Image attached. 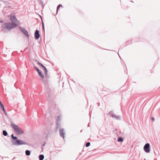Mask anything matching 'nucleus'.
<instances>
[{
  "mask_svg": "<svg viewBox=\"0 0 160 160\" xmlns=\"http://www.w3.org/2000/svg\"><path fill=\"white\" fill-rule=\"evenodd\" d=\"M123 138L122 137H119L118 138V141L119 142H122L123 141Z\"/></svg>",
  "mask_w": 160,
  "mask_h": 160,
  "instance_id": "nucleus-15",
  "label": "nucleus"
},
{
  "mask_svg": "<svg viewBox=\"0 0 160 160\" xmlns=\"http://www.w3.org/2000/svg\"><path fill=\"white\" fill-rule=\"evenodd\" d=\"M34 68L38 72L39 76L42 78H44V76L42 73L41 71L36 67L34 66Z\"/></svg>",
  "mask_w": 160,
  "mask_h": 160,
  "instance_id": "nucleus-7",
  "label": "nucleus"
},
{
  "mask_svg": "<svg viewBox=\"0 0 160 160\" xmlns=\"http://www.w3.org/2000/svg\"><path fill=\"white\" fill-rule=\"evenodd\" d=\"M90 143L89 142H88L86 143V147H88L90 146Z\"/></svg>",
  "mask_w": 160,
  "mask_h": 160,
  "instance_id": "nucleus-20",
  "label": "nucleus"
},
{
  "mask_svg": "<svg viewBox=\"0 0 160 160\" xmlns=\"http://www.w3.org/2000/svg\"><path fill=\"white\" fill-rule=\"evenodd\" d=\"M62 6L61 5H58L57 7V13L58 12V10H59V8H60V7H62Z\"/></svg>",
  "mask_w": 160,
  "mask_h": 160,
  "instance_id": "nucleus-21",
  "label": "nucleus"
},
{
  "mask_svg": "<svg viewBox=\"0 0 160 160\" xmlns=\"http://www.w3.org/2000/svg\"><path fill=\"white\" fill-rule=\"evenodd\" d=\"M42 27H43V29L44 30V23H43V22H42Z\"/></svg>",
  "mask_w": 160,
  "mask_h": 160,
  "instance_id": "nucleus-22",
  "label": "nucleus"
},
{
  "mask_svg": "<svg viewBox=\"0 0 160 160\" xmlns=\"http://www.w3.org/2000/svg\"><path fill=\"white\" fill-rule=\"evenodd\" d=\"M44 72V73L46 76H47L48 75V70L45 67L43 69H42Z\"/></svg>",
  "mask_w": 160,
  "mask_h": 160,
  "instance_id": "nucleus-13",
  "label": "nucleus"
},
{
  "mask_svg": "<svg viewBox=\"0 0 160 160\" xmlns=\"http://www.w3.org/2000/svg\"><path fill=\"white\" fill-rule=\"evenodd\" d=\"M59 133L61 136L62 137L63 139L64 138L65 132L63 128H62L59 130Z\"/></svg>",
  "mask_w": 160,
  "mask_h": 160,
  "instance_id": "nucleus-9",
  "label": "nucleus"
},
{
  "mask_svg": "<svg viewBox=\"0 0 160 160\" xmlns=\"http://www.w3.org/2000/svg\"><path fill=\"white\" fill-rule=\"evenodd\" d=\"M48 133H45L43 134V137L46 139H47L48 137Z\"/></svg>",
  "mask_w": 160,
  "mask_h": 160,
  "instance_id": "nucleus-18",
  "label": "nucleus"
},
{
  "mask_svg": "<svg viewBox=\"0 0 160 160\" xmlns=\"http://www.w3.org/2000/svg\"><path fill=\"white\" fill-rule=\"evenodd\" d=\"M11 142L13 145L16 146L20 145V140L18 139L17 137L14 136L13 134L11 135Z\"/></svg>",
  "mask_w": 160,
  "mask_h": 160,
  "instance_id": "nucleus-2",
  "label": "nucleus"
},
{
  "mask_svg": "<svg viewBox=\"0 0 160 160\" xmlns=\"http://www.w3.org/2000/svg\"><path fill=\"white\" fill-rule=\"evenodd\" d=\"M31 152L29 150H26L25 151V154L27 156H29L30 155Z\"/></svg>",
  "mask_w": 160,
  "mask_h": 160,
  "instance_id": "nucleus-14",
  "label": "nucleus"
},
{
  "mask_svg": "<svg viewBox=\"0 0 160 160\" xmlns=\"http://www.w3.org/2000/svg\"><path fill=\"white\" fill-rule=\"evenodd\" d=\"M21 32L25 35L29 37V36L28 32L23 28H22L21 27Z\"/></svg>",
  "mask_w": 160,
  "mask_h": 160,
  "instance_id": "nucleus-8",
  "label": "nucleus"
},
{
  "mask_svg": "<svg viewBox=\"0 0 160 160\" xmlns=\"http://www.w3.org/2000/svg\"><path fill=\"white\" fill-rule=\"evenodd\" d=\"M45 143H44L43 144H42V147L44 146H45Z\"/></svg>",
  "mask_w": 160,
  "mask_h": 160,
  "instance_id": "nucleus-27",
  "label": "nucleus"
},
{
  "mask_svg": "<svg viewBox=\"0 0 160 160\" xmlns=\"http://www.w3.org/2000/svg\"><path fill=\"white\" fill-rule=\"evenodd\" d=\"M23 133V131L21 129V134H22Z\"/></svg>",
  "mask_w": 160,
  "mask_h": 160,
  "instance_id": "nucleus-23",
  "label": "nucleus"
},
{
  "mask_svg": "<svg viewBox=\"0 0 160 160\" xmlns=\"http://www.w3.org/2000/svg\"><path fill=\"white\" fill-rule=\"evenodd\" d=\"M36 61L37 62V63H38V65L39 66H40L41 67H42V66H43V65L40 62H39L37 60H36Z\"/></svg>",
  "mask_w": 160,
  "mask_h": 160,
  "instance_id": "nucleus-19",
  "label": "nucleus"
},
{
  "mask_svg": "<svg viewBox=\"0 0 160 160\" xmlns=\"http://www.w3.org/2000/svg\"><path fill=\"white\" fill-rule=\"evenodd\" d=\"M45 67V66H44V65L42 67V69H43Z\"/></svg>",
  "mask_w": 160,
  "mask_h": 160,
  "instance_id": "nucleus-28",
  "label": "nucleus"
},
{
  "mask_svg": "<svg viewBox=\"0 0 160 160\" xmlns=\"http://www.w3.org/2000/svg\"><path fill=\"white\" fill-rule=\"evenodd\" d=\"M11 125L14 129L15 132L17 133L18 134H20V130L18 125L12 123L11 124Z\"/></svg>",
  "mask_w": 160,
  "mask_h": 160,
  "instance_id": "nucleus-3",
  "label": "nucleus"
},
{
  "mask_svg": "<svg viewBox=\"0 0 160 160\" xmlns=\"http://www.w3.org/2000/svg\"><path fill=\"white\" fill-rule=\"evenodd\" d=\"M62 116L61 115H59L58 117V119L56 121V129L59 128L60 127V122L61 119H60V118H61Z\"/></svg>",
  "mask_w": 160,
  "mask_h": 160,
  "instance_id": "nucleus-6",
  "label": "nucleus"
},
{
  "mask_svg": "<svg viewBox=\"0 0 160 160\" xmlns=\"http://www.w3.org/2000/svg\"><path fill=\"white\" fill-rule=\"evenodd\" d=\"M28 145V144L25 141L21 140V145Z\"/></svg>",
  "mask_w": 160,
  "mask_h": 160,
  "instance_id": "nucleus-16",
  "label": "nucleus"
},
{
  "mask_svg": "<svg viewBox=\"0 0 160 160\" xmlns=\"http://www.w3.org/2000/svg\"><path fill=\"white\" fill-rule=\"evenodd\" d=\"M154 120H155V119H154V118H153V117H152V121H154Z\"/></svg>",
  "mask_w": 160,
  "mask_h": 160,
  "instance_id": "nucleus-24",
  "label": "nucleus"
},
{
  "mask_svg": "<svg viewBox=\"0 0 160 160\" xmlns=\"http://www.w3.org/2000/svg\"><path fill=\"white\" fill-rule=\"evenodd\" d=\"M39 160H43L44 158V156L43 154H40L39 156Z\"/></svg>",
  "mask_w": 160,
  "mask_h": 160,
  "instance_id": "nucleus-11",
  "label": "nucleus"
},
{
  "mask_svg": "<svg viewBox=\"0 0 160 160\" xmlns=\"http://www.w3.org/2000/svg\"><path fill=\"white\" fill-rule=\"evenodd\" d=\"M10 20L11 22L5 23L1 26V30L3 32H9L11 29L15 28L17 26L18 21L15 16L14 15H11Z\"/></svg>",
  "mask_w": 160,
  "mask_h": 160,
  "instance_id": "nucleus-1",
  "label": "nucleus"
},
{
  "mask_svg": "<svg viewBox=\"0 0 160 160\" xmlns=\"http://www.w3.org/2000/svg\"><path fill=\"white\" fill-rule=\"evenodd\" d=\"M0 108L5 113V114H6V111L5 110V108H4V107L3 105H2L0 106Z\"/></svg>",
  "mask_w": 160,
  "mask_h": 160,
  "instance_id": "nucleus-12",
  "label": "nucleus"
},
{
  "mask_svg": "<svg viewBox=\"0 0 160 160\" xmlns=\"http://www.w3.org/2000/svg\"><path fill=\"white\" fill-rule=\"evenodd\" d=\"M40 3L42 4H43V2L42 1H41L40 2Z\"/></svg>",
  "mask_w": 160,
  "mask_h": 160,
  "instance_id": "nucleus-25",
  "label": "nucleus"
},
{
  "mask_svg": "<svg viewBox=\"0 0 160 160\" xmlns=\"http://www.w3.org/2000/svg\"><path fill=\"white\" fill-rule=\"evenodd\" d=\"M143 149L144 151L147 153L150 152V145L149 143H146L144 146Z\"/></svg>",
  "mask_w": 160,
  "mask_h": 160,
  "instance_id": "nucleus-4",
  "label": "nucleus"
},
{
  "mask_svg": "<svg viewBox=\"0 0 160 160\" xmlns=\"http://www.w3.org/2000/svg\"><path fill=\"white\" fill-rule=\"evenodd\" d=\"M34 36L36 39H39L40 36V35L39 33V31L37 30L35 31L34 33Z\"/></svg>",
  "mask_w": 160,
  "mask_h": 160,
  "instance_id": "nucleus-10",
  "label": "nucleus"
},
{
  "mask_svg": "<svg viewBox=\"0 0 160 160\" xmlns=\"http://www.w3.org/2000/svg\"><path fill=\"white\" fill-rule=\"evenodd\" d=\"M3 22V21L2 20H0V23H2V22Z\"/></svg>",
  "mask_w": 160,
  "mask_h": 160,
  "instance_id": "nucleus-26",
  "label": "nucleus"
},
{
  "mask_svg": "<svg viewBox=\"0 0 160 160\" xmlns=\"http://www.w3.org/2000/svg\"><path fill=\"white\" fill-rule=\"evenodd\" d=\"M47 160V159H46V160Z\"/></svg>",
  "mask_w": 160,
  "mask_h": 160,
  "instance_id": "nucleus-29",
  "label": "nucleus"
},
{
  "mask_svg": "<svg viewBox=\"0 0 160 160\" xmlns=\"http://www.w3.org/2000/svg\"><path fill=\"white\" fill-rule=\"evenodd\" d=\"M2 133L4 136H7L8 135V133L6 130H3L2 132Z\"/></svg>",
  "mask_w": 160,
  "mask_h": 160,
  "instance_id": "nucleus-17",
  "label": "nucleus"
},
{
  "mask_svg": "<svg viewBox=\"0 0 160 160\" xmlns=\"http://www.w3.org/2000/svg\"><path fill=\"white\" fill-rule=\"evenodd\" d=\"M109 114L112 118H114L116 120H121V118L119 116H117L113 114V111H110L109 113Z\"/></svg>",
  "mask_w": 160,
  "mask_h": 160,
  "instance_id": "nucleus-5",
  "label": "nucleus"
}]
</instances>
